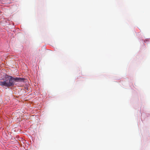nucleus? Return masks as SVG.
I'll return each instance as SVG.
<instances>
[{
  "label": "nucleus",
  "mask_w": 150,
  "mask_h": 150,
  "mask_svg": "<svg viewBox=\"0 0 150 150\" xmlns=\"http://www.w3.org/2000/svg\"><path fill=\"white\" fill-rule=\"evenodd\" d=\"M4 78V81H0V85L2 86H4L7 87L13 86L15 82L23 81L24 80L23 78H14L11 76L7 75L5 76Z\"/></svg>",
  "instance_id": "obj_1"
}]
</instances>
